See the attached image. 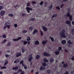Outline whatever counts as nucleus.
Wrapping results in <instances>:
<instances>
[{
  "label": "nucleus",
  "instance_id": "obj_30",
  "mask_svg": "<svg viewBox=\"0 0 74 74\" xmlns=\"http://www.w3.org/2000/svg\"><path fill=\"white\" fill-rule=\"evenodd\" d=\"M25 51H26L25 49L24 48H22V52L23 53L25 52Z\"/></svg>",
  "mask_w": 74,
  "mask_h": 74
},
{
  "label": "nucleus",
  "instance_id": "obj_59",
  "mask_svg": "<svg viewBox=\"0 0 74 74\" xmlns=\"http://www.w3.org/2000/svg\"><path fill=\"white\" fill-rule=\"evenodd\" d=\"M28 45H29L30 44V42L29 41L28 42H27Z\"/></svg>",
  "mask_w": 74,
  "mask_h": 74
},
{
  "label": "nucleus",
  "instance_id": "obj_37",
  "mask_svg": "<svg viewBox=\"0 0 74 74\" xmlns=\"http://www.w3.org/2000/svg\"><path fill=\"white\" fill-rule=\"evenodd\" d=\"M2 37L3 38H5L6 37V35L5 34H3L2 35Z\"/></svg>",
  "mask_w": 74,
  "mask_h": 74
},
{
  "label": "nucleus",
  "instance_id": "obj_24",
  "mask_svg": "<svg viewBox=\"0 0 74 74\" xmlns=\"http://www.w3.org/2000/svg\"><path fill=\"white\" fill-rule=\"evenodd\" d=\"M57 15H57V14H53L51 17V18H55V17H56V16H57Z\"/></svg>",
  "mask_w": 74,
  "mask_h": 74
},
{
  "label": "nucleus",
  "instance_id": "obj_42",
  "mask_svg": "<svg viewBox=\"0 0 74 74\" xmlns=\"http://www.w3.org/2000/svg\"><path fill=\"white\" fill-rule=\"evenodd\" d=\"M3 8V6H0V10H2Z\"/></svg>",
  "mask_w": 74,
  "mask_h": 74
},
{
  "label": "nucleus",
  "instance_id": "obj_46",
  "mask_svg": "<svg viewBox=\"0 0 74 74\" xmlns=\"http://www.w3.org/2000/svg\"><path fill=\"white\" fill-rule=\"evenodd\" d=\"M21 71H22V70H21L20 69H19L18 70V71L17 72V73H20V72H21Z\"/></svg>",
  "mask_w": 74,
  "mask_h": 74
},
{
  "label": "nucleus",
  "instance_id": "obj_35",
  "mask_svg": "<svg viewBox=\"0 0 74 74\" xmlns=\"http://www.w3.org/2000/svg\"><path fill=\"white\" fill-rule=\"evenodd\" d=\"M14 27L16 28V27H18V25L16 24H15L14 25Z\"/></svg>",
  "mask_w": 74,
  "mask_h": 74
},
{
  "label": "nucleus",
  "instance_id": "obj_1",
  "mask_svg": "<svg viewBox=\"0 0 74 74\" xmlns=\"http://www.w3.org/2000/svg\"><path fill=\"white\" fill-rule=\"evenodd\" d=\"M44 62L42 64V66H41L40 68V70H45V66H46V63L45 62H48V60L47 59L45 58L43 60Z\"/></svg>",
  "mask_w": 74,
  "mask_h": 74
},
{
  "label": "nucleus",
  "instance_id": "obj_23",
  "mask_svg": "<svg viewBox=\"0 0 74 74\" xmlns=\"http://www.w3.org/2000/svg\"><path fill=\"white\" fill-rule=\"evenodd\" d=\"M8 15L9 16H10V17H13L14 16V14L12 13L9 14Z\"/></svg>",
  "mask_w": 74,
  "mask_h": 74
},
{
  "label": "nucleus",
  "instance_id": "obj_2",
  "mask_svg": "<svg viewBox=\"0 0 74 74\" xmlns=\"http://www.w3.org/2000/svg\"><path fill=\"white\" fill-rule=\"evenodd\" d=\"M65 33L66 31L64 30H62V32H61L60 33V36L61 37H63V38H66V36H65Z\"/></svg>",
  "mask_w": 74,
  "mask_h": 74
},
{
  "label": "nucleus",
  "instance_id": "obj_51",
  "mask_svg": "<svg viewBox=\"0 0 74 74\" xmlns=\"http://www.w3.org/2000/svg\"><path fill=\"white\" fill-rule=\"evenodd\" d=\"M32 4H36V2L35 1H32Z\"/></svg>",
  "mask_w": 74,
  "mask_h": 74
},
{
  "label": "nucleus",
  "instance_id": "obj_33",
  "mask_svg": "<svg viewBox=\"0 0 74 74\" xmlns=\"http://www.w3.org/2000/svg\"><path fill=\"white\" fill-rule=\"evenodd\" d=\"M52 7H53V6L52 5H51L50 7H49V10H51V9L52 8Z\"/></svg>",
  "mask_w": 74,
  "mask_h": 74
},
{
  "label": "nucleus",
  "instance_id": "obj_6",
  "mask_svg": "<svg viewBox=\"0 0 74 74\" xmlns=\"http://www.w3.org/2000/svg\"><path fill=\"white\" fill-rule=\"evenodd\" d=\"M23 60H22L20 62V64H22V65L23 66H23H24V68L25 69H27V66H25V64H23Z\"/></svg>",
  "mask_w": 74,
  "mask_h": 74
},
{
  "label": "nucleus",
  "instance_id": "obj_29",
  "mask_svg": "<svg viewBox=\"0 0 74 74\" xmlns=\"http://www.w3.org/2000/svg\"><path fill=\"white\" fill-rule=\"evenodd\" d=\"M35 20V18H32L30 19V20H29V21H34Z\"/></svg>",
  "mask_w": 74,
  "mask_h": 74
},
{
  "label": "nucleus",
  "instance_id": "obj_8",
  "mask_svg": "<svg viewBox=\"0 0 74 74\" xmlns=\"http://www.w3.org/2000/svg\"><path fill=\"white\" fill-rule=\"evenodd\" d=\"M22 39V37H19L18 38V39H13V41H19V40H21Z\"/></svg>",
  "mask_w": 74,
  "mask_h": 74
},
{
  "label": "nucleus",
  "instance_id": "obj_45",
  "mask_svg": "<svg viewBox=\"0 0 74 74\" xmlns=\"http://www.w3.org/2000/svg\"><path fill=\"white\" fill-rule=\"evenodd\" d=\"M39 4L41 5L43 4V2L42 1H41L40 3Z\"/></svg>",
  "mask_w": 74,
  "mask_h": 74
},
{
  "label": "nucleus",
  "instance_id": "obj_31",
  "mask_svg": "<svg viewBox=\"0 0 74 74\" xmlns=\"http://www.w3.org/2000/svg\"><path fill=\"white\" fill-rule=\"evenodd\" d=\"M27 41H24L23 42L24 45H26V44H27Z\"/></svg>",
  "mask_w": 74,
  "mask_h": 74
},
{
  "label": "nucleus",
  "instance_id": "obj_28",
  "mask_svg": "<svg viewBox=\"0 0 74 74\" xmlns=\"http://www.w3.org/2000/svg\"><path fill=\"white\" fill-rule=\"evenodd\" d=\"M26 32H27V30H23V31H22V32L23 33H26Z\"/></svg>",
  "mask_w": 74,
  "mask_h": 74
},
{
  "label": "nucleus",
  "instance_id": "obj_52",
  "mask_svg": "<svg viewBox=\"0 0 74 74\" xmlns=\"http://www.w3.org/2000/svg\"><path fill=\"white\" fill-rule=\"evenodd\" d=\"M11 44L10 42L9 43L7 44V46H10V45H11Z\"/></svg>",
  "mask_w": 74,
  "mask_h": 74
},
{
  "label": "nucleus",
  "instance_id": "obj_60",
  "mask_svg": "<svg viewBox=\"0 0 74 74\" xmlns=\"http://www.w3.org/2000/svg\"><path fill=\"white\" fill-rule=\"evenodd\" d=\"M71 60H74V57H73L71 58Z\"/></svg>",
  "mask_w": 74,
  "mask_h": 74
},
{
  "label": "nucleus",
  "instance_id": "obj_22",
  "mask_svg": "<svg viewBox=\"0 0 74 74\" xmlns=\"http://www.w3.org/2000/svg\"><path fill=\"white\" fill-rule=\"evenodd\" d=\"M33 29H34L33 27H30L29 28V30L30 31H32L33 30Z\"/></svg>",
  "mask_w": 74,
  "mask_h": 74
},
{
  "label": "nucleus",
  "instance_id": "obj_36",
  "mask_svg": "<svg viewBox=\"0 0 74 74\" xmlns=\"http://www.w3.org/2000/svg\"><path fill=\"white\" fill-rule=\"evenodd\" d=\"M53 61V59L52 58H51L50 59V63H52Z\"/></svg>",
  "mask_w": 74,
  "mask_h": 74
},
{
  "label": "nucleus",
  "instance_id": "obj_3",
  "mask_svg": "<svg viewBox=\"0 0 74 74\" xmlns=\"http://www.w3.org/2000/svg\"><path fill=\"white\" fill-rule=\"evenodd\" d=\"M66 16H67L68 17H69L70 21H72V18L73 17V16H72V15H70V13H67L66 14Z\"/></svg>",
  "mask_w": 74,
  "mask_h": 74
},
{
  "label": "nucleus",
  "instance_id": "obj_38",
  "mask_svg": "<svg viewBox=\"0 0 74 74\" xmlns=\"http://www.w3.org/2000/svg\"><path fill=\"white\" fill-rule=\"evenodd\" d=\"M40 32L41 33V36H43V33H42V31H40Z\"/></svg>",
  "mask_w": 74,
  "mask_h": 74
},
{
  "label": "nucleus",
  "instance_id": "obj_14",
  "mask_svg": "<svg viewBox=\"0 0 74 74\" xmlns=\"http://www.w3.org/2000/svg\"><path fill=\"white\" fill-rule=\"evenodd\" d=\"M61 43L62 44H63V45H64V44H65L66 43V41L65 40H63L62 41Z\"/></svg>",
  "mask_w": 74,
  "mask_h": 74
},
{
  "label": "nucleus",
  "instance_id": "obj_9",
  "mask_svg": "<svg viewBox=\"0 0 74 74\" xmlns=\"http://www.w3.org/2000/svg\"><path fill=\"white\" fill-rule=\"evenodd\" d=\"M42 29L45 32H46L48 30V29L44 26H43L42 27Z\"/></svg>",
  "mask_w": 74,
  "mask_h": 74
},
{
  "label": "nucleus",
  "instance_id": "obj_19",
  "mask_svg": "<svg viewBox=\"0 0 74 74\" xmlns=\"http://www.w3.org/2000/svg\"><path fill=\"white\" fill-rule=\"evenodd\" d=\"M40 44V43L39 42H38V41L36 40L35 41V45H38Z\"/></svg>",
  "mask_w": 74,
  "mask_h": 74
},
{
  "label": "nucleus",
  "instance_id": "obj_39",
  "mask_svg": "<svg viewBox=\"0 0 74 74\" xmlns=\"http://www.w3.org/2000/svg\"><path fill=\"white\" fill-rule=\"evenodd\" d=\"M27 15V14H26L25 13H23L22 14V16H26Z\"/></svg>",
  "mask_w": 74,
  "mask_h": 74
},
{
  "label": "nucleus",
  "instance_id": "obj_21",
  "mask_svg": "<svg viewBox=\"0 0 74 74\" xmlns=\"http://www.w3.org/2000/svg\"><path fill=\"white\" fill-rule=\"evenodd\" d=\"M18 69V67H13V70H17Z\"/></svg>",
  "mask_w": 74,
  "mask_h": 74
},
{
  "label": "nucleus",
  "instance_id": "obj_43",
  "mask_svg": "<svg viewBox=\"0 0 74 74\" xmlns=\"http://www.w3.org/2000/svg\"><path fill=\"white\" fill-rule=\"evenodd\" d=\"M72 33L74 35V29H72Z\"/></svg>",
  "mask_w": 74,
  "mask_h": 74
},
{
  "label": "nucleus",
  "instance_id": "obj_62",
  "mask_svg": "<svg viewBox=\"0 0 74 74\" xmlns=\"http://www.w3.org/2000/svg\"><path fill=\"white\" fill-rule=\"evenodd\" d=\"M72 24L73 25H74V21H72Z\"/></svg>",
  "mask_w": 74,
  "mask_h": 74
},
{
  "label": "nucleus",
  "instance_id": "obj_44",
  "mask_svg": "<svg viewBox=\"0 0 74 74\" xmlns=\"http://www.w3.org/2000/svg\"><path fill=\"white\" fill-rule=\"evenodd\" d=\"M67 65H68V64H67H67H64V65H63V66H64V67H66L67 66Z\"/></svg>",
  "mask_w": 74,
  "mask_h": 74
},
{
  "label": "nucleus",
  "instance_id": "obj_32",
  "mask_svg": "<svg viewBox=\"0 0 74 74\" xmlns=\"http://www.w3.org/2000/svg\"><path fill=\"white\" fill-rule=\"evenodd\" d=\"M36 58L37 59H38L40 58V56H39V55H37L36 56Z\"/></svg>",
  "mask_w": 74,
  "mask_h": 74
},
{
  "label": "nucleus",
  "instance_id": "obj_53",
  "mask_svg": "<svg viewBox=\"0 0 74 74\" xmlns=\"http://www.w3.org/2000/svg\"><path fill=\"white\" fill-rule=\"evenodd\" d=\"M10 26L11 25H8L6 26V27H8V29H10Z\"/></svg>",
  "mask_w": 74,
  "mask_h": 74
},
{
  "label": "nucleus",
  "instance_id": "obj_26",
  "mask_svg": "<svg viewBox=\"0 0 74 74\" xmlns=\"http://www.w3.org/2000/svg\"><path fill=\"white\" fill-rule=\"evenodd\" d=\"M5 26H9V23L8 22H6L5 24Z\"/></svg>",
  "mask_w": 74,
  "mask_h": 74
},
{
  "label": "nucleus",
  "instance_id": "obj_20",
  "mask_svg": "<svg viewBox=\"0 0 74 74\" xmlns=\"http://www.w3.org/2000/svg\"><path fill=\"white\" fill-rule=\"evenodd\" d=\"M21 56V53L20 52H18L17 53L16 55V57H18L20 56Z\"/></svg>",
  "mask_w": 74,
  "mask_h": 74
},
{
  "label": "nucleus",
  "instance_id": "obj_57",
  "mask_svg": "<svg viewBox=\"0 0 74 74\" xmlns=\"http://www.w3.org/2000/svg\"><path fill=\"white\" fill-rule=\"evenodd\" d=\"M6 28H7V26H4V27L3 29H6Z\"/></svg>",
  "mask_w": 74,
  "mask_h": 74
},
{
  "label": "nucleus",
  "instance_id": "obj_54",
  "mask_svg": "<svg viewBox=\"0 0 74 74\" xmlns=\"http://www.w3.org/2000/svg\"><path fill=\"white\" fill-rule=\"evenodd\" d=\"M9 56L8 54H5V56L6 57V58H7V57H9Z\"/></svg>",
  "mask_w": 74,
  "mask_h": 74
},
{
  "label": "nucleus",
  "instance_id": "obj_63",
  "mask_svg": "<svg viewBox=\"0 0 74 74\" xmlns=\"http://www.w3.org/2000/svg\"><path fill=\"white\" fill-rule=\"evenodd\" d=\"M0 74H3V72L2 71H0Z\"/></svg>",
  "mask_w": 74,
  "mask_h": 74
},
{
  "label": "nucleus",
  "instance_id": "obj_61",
  "mask_svg": "<svg viewBox=\"0 0 74 74\" xmlns=\"http://www.w3.org/2000/svg\"><path fill=\"white\" fill-rule=\"evenodd\" d=\"M64 51H65V52H69V51H67L66 49H65L64 50Z\"/></svg>",
  "mask_w": 74,
  "mask_h": 74
},
{
  "label": "nucleus",
  "instance_id": "obj_10",
  "mask_svg": "<svg viewBox=\"0 0 74 74\" xmlns=\"http://www.w3.org/2000/svg\"><path fill=\"white\" fill-rule=\"evenodd\" d=\"M43 55L44 56H50V54L47 53L46 52H45L43 53Z\"/></svg>",
  "mask_w": 74,
  "mask_h": 74
},
{
  "label": "nucleus",
  "instance_id": "obj_55",
  "mask_svg": "<svg viewBox=\"0 0 74 74\" xmlns=\"http://www.w3.org/2000/svg\"><path fill=\"white\" fill-rule=\"evenodd\" d=\"M25 74V72L23 71H22L20 74Z\"/></svg>",
  "mask_w": 74,
  "mask_h": 74
},
{
  "label": "nucleus",
  "instance_id": "obj_58",
  "mask_svg": "<svg viewBox=\"0 0 74 74\" xmlns=\"http://www.w3.org/2000/svg\"><path fill=\"white\" fill-rule=\"evenodd\" d=\"M47 72L48 74H49V73H50V71L49 70H48Z\"/></svg>",
  "mask_w": 74,
  "mask_h": 74
},
{
  "label": "nucleus",
  "instance_id": "obj_12",
  "mask_svg": "<svg viewBox=\"0 0 74 74\" xmlns=\"http://www.w3.org/2000/svg\"><path fill=\"white\" fill-rule=\"evenodd\" d=\"M19 61H20V59H16L14 61V63H18Z\"/></svg>",
  "mask_w": 74,
  "mask_h": 74
},
{
  "label": "nucleus",
  "instance_id": "obj_4",
  "mask_svg": "<svg viewBox=\"0 0 74 74\" xmlns=\"http://www.w3.org/2000/svg\"><path fill=\"white\" fill-rule=\"evenodd\" d=\"M62 49V47H59L58 48V49L56 50V51L55 53L56 55H58L59 53V52H60V50H61Z\"/></svg>",
  "mask_w": 74,
  "mask_h": 74
},
{
  "label": "nucleus",
  "instance_id": "obj_64",
  "mask_svg": "<svg viewBox=\"0 0 74 74\" xmlns=\"http://www.w3.org/2000/svg\"><path fill=\"white\" fill-rule=\"evenodd\" d=\"M35 74H39L38 72H37L35 73Z\"/></svg>",
  "mask_w": 74,
  "mask_h": 74
},
{
  "label": "nucleus",
  "instance_id": "obj_15",
  "mask_svg": "<svg viewBox=\"0 0 74 74\" xmlns=\"http://www.w3.org/2000/svg\"><path fill=\"white\" fill-rule=\"evenodd\" d=\"M47 42V40H43L42 42V44L43 45H45Z\"/></svg>",
  "mask_w": 74,
  "mask_h": 74
},
{
  "label": "nucleus",
  "instance_id": "obj_56",
  "mask_svg": "<svg viewBox=\"0 0 74 74\" xmlns=\"http://www.w3.org/2000/svg\"><path fill=\"white\" fill-rule=\"evenodd\" d=\"M63 5H64V4H62L60 6L61 8H62V7H63Z\"/></svg>",
  "mask_w": 74,
  "mask_h": 74
},
{
  "label": "nucleus",
  "instance_id": "obj_16",
  "mask_svg": "<svg viewBox=\"0 0 74 74\" xmlns=\"http://www.w3.org/2000/svg\"><path fill=\"white\" fill-rule=\"evenodd\" d=\"M38 32V30L37 29H35L34 30V32H33L32 34H35V33H37Z\"/></svg>",
  "mask_w": 74,
  "mask_h": 74
},
{
  "label": "nucleus",
  "instance_id": "obj_49",
  "mask_svg": "<svg viewBox=\"0 0 74 74\" xmlns=\"http://www.w3.org/2000/svg\"><path fill=\"white\" fill-rule=\"evenodd\" d=\"M56 9H58V10H60V7H59V6H57L56 8Z\"/></svg>",
  "mask_w": 74,
  "mask_h": 74
},
{
  "label": "nucleus",
  "instance_id": "obj_18",
  "mask_svg": "<svg viewBox=\"0 0 74 74\" xmlns=\"http://www.w3.org/2000/svg\"><path fill=\"white\" fill-rule=\"evenodd\" d=\"M49 38H50V39H51V41H52L53 42L54 41V39H53V37H51V36H49Z\"/></svg>",
  "mask_w": 74,
  "mask_h": 74
},
{
  "label": "nucleus",
  "instance_id": "obj_13",
  "mask_svg": "<svg viewBox=\"0 0 74 74\" xmlns=\"http://www.w3.org/2000/svg\"><path fill=\"white\" fill-rule=\"evenodd\" d=\"M32 59H33V58H32V57L31 56H29V59L28 60L29 62H31V61L32 60Z\"/></svg>",
  "mask_w": 74,
  "mask_h": 74
},
{
  "label": "nucleus",
  "instance_id": "obj_47",
  "mask_svg": "<svg viewBox=\"0 0 74 74\" xmlns=\"http://www.w3.org/2000/svg\"><path fill=\"white\" fill-rule=\"evenodd\" d=\"M30 3H27V7H29V6H30Z\"/></svg>",
  "mask_w": 74,
  "mask_h": 74
},
{
  "label": "nucleus",
  "instance_id": "obj_27",
  "mask_svg": "<svg viewBox=\"0 0 74 74\" xmlns=\"http://www.w3.org/2000/svg\"><path fill=\"white\" fill-rule=\"evenodd\" d=\"M63 64H64V62H62V63H61L60 65H59V66H60V67L63 66L62 65Z\"/></svg>",
  "mask_w": 74,
  "mask_h": 74
},
{
  "label": "nucleus",
  "instance_id": "obj_11",
  "mask_svg": "<svg viewBox=\"0 0 74 74\" xmlns=\"http://www.w3.org/2000/svg\"><path fill=\"white\" fill-rule=\"evenodd\" d=\"M5 12L4 11H1L0 13V15L1 16H3L4 14H5Z\"/></svg>",
  "mask_w": 74,
  "mask_h": 74
},
{
  "label": "nucleus",
  "instance_id": "obj_48",
  "mask_svg": "<svg viewBox=\"0 0 74 74\" xmlns=\"http://www.w3.org/2000/svg\"><path fill=\"white\" fill-rule=\"evenodd\" d=\"M70 11H71L70 9L69 8L68 10V13H70Z\"/></svg>",
  "mask_w": 74,
  "mask_h": 74
},
{
  "label": "nucleus",
  "instance_id": "obj_50",
  "mask_svg": "<svg viewBox=\"0 0 74 74\" xmlns=\"http://www.w3.org/2000/svg\"><path fill=\"white\" fill-rule=\"evenodd\" d=\"M6 41H7V40L5 39L3 40V41L2 42H3V43H4L5 42H6Z\"/></svg>",
  "mask_w": 74,
  "mask_h": 74
},
{
  "label": "nucleus",
  "instance_id": "obj_25",
  "mask_svg": "<svg viewBox=\"0 0 74 74\" xmlns=\"http://www.w3.org/2000/svg\"><path fill=\"white\" fill-rule=\"evenodd\" d=\"M68 43L69 44L71 45V44H73V42H71V41H70V40H69L68 41Z\"/></svg>",
  "mask_w": 74,
  "mask_h": 74
},
{
  "label": "nucleus",
  "instance_id": "obj_7",
  "mask_svg": "<svg viewBox=\"0 0 74 74\" xmlns=\"http://www.w3.org/2000/svg\"><path fill=\"white\" fill-rule=\"evenodd\" d=\"M65 23L67 25H69L70 26H71V22L67 20L65 21Z\"/></svg>",
  "mask_w": 74,
  "mask_h": 74
},
{
  "label": "nucleus",
  "instance_id": "obj_40",
  "mask_svg": "<svg viewBox=\"0 0 74 74\" xmlns=\"http://www.w3.org/2000/svg\"><path fill=\"white\" fill-rule=\"evenodd\" d=\"M1 69H6V67L3 66L1 67Z\"/></svg>",
  "mask_w": 74,
  "mask_h": 74
},
{
  "label": "nucleus",
  "instance_id": "obj_5",
  "mask_svg": "<svg viewBox=\"0 0 74 74\" xmlns=\"http://www.w3.org/2000/svg\"><path fill=\"white\" fill-rule=\"evenodd\" d=\"M26 10H27V12L28 13H30V11H33V9L29 7H27L26 8Z\"/></svg>",
  "mask_w": 74,
  "mask_h": 74
},
{
  "label": "nucleus",
  "instance_id": "obj_41",
  "mask_svg": "<svg viewBox=\"0 0 74 74\" xmlns=\"http://www.w3.org/2000/svg\"><path fill=\"white\" fill-rule=\"evenodd\" d=\"M19 7V5H16L14 6V8H16V7Z\"/></svg>",
  "mask_w": 74,
  "mask_h": 74
},
{
  "label": "nucleus",
  "instance_id": "obj_34",
  "mask_svg": "<svg viewBox=\"0 0 74 74\" xmlns=\"http://www.w3.org/2000/svg\"><path fill=\"white\" fill-rule=\"evenodd\" d=\"M27 40L28 41L30 40V37H27Z\"/></svg>",
  "mask_w": 74,
  "mask_h": 74
},
{
  "label": "nucleus",
  "instance_id": "obj_17",
  "mask_svg": "<svg viewBox=\"0 0 74 74\" xmlns=\"http://www.w3.org/2000/svg\"><path fill=\"white\" fill-rule=\"evenodd\" d=\"M8 60H7L6 59L5 60V64H4V66H6V65H7V64H8Z\"/></svg>",
  "mask_w": 74,
  "mask_h": 74
}]
</instances>
